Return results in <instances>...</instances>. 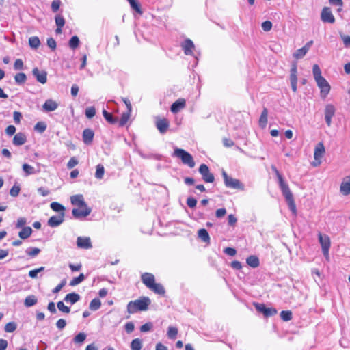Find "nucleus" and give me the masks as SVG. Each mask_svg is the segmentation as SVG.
Segmentation results:
<instances>
[{
    "mask_svg": "<svg viewBox=\"0 0 350 350\" xmlns=\"http://www.w3.org/2000/svg\"><path fill=\"white\" fill-rule=\"evenodd\" d=\"M150 299L148 297H142L139 299L131 301L127 304V312L133 314L137 311H145L150 304Z\"/></svg>",
    "mask_w": 350,
    "mask_h": 350,
    "instance_id": "obj_1",
    "label": "nucleus"
},
{
    "mask_svg": "<svg viewBox=\"0 0 350 350\" xmlns=\"http://www.w3.org/2000/svg\"><path fill=\"white\" fill-rule=\"evenodd\" d=\"M272 170L275 172L276 177L278 178V184L280 188L282 191L283 196L285 198L286 201H289L291 200L294 199L292 192L291 191L288 184L284 181V178L280 172L277 170V168L274 166H271Z\"/></svg>",
    "mask_w": 350,
    "mask_h": 350,
    "instance_id": "obj_2",
    "label": "nucleus"
},
{
    "mask_svg": "<svg viewBox=\"0 0 350 350\" xmlns=\"http://www.w3.org/2000/svg\"><path fill=\"white\" fill-rule=\"evenodd\" d=\"M173 156L180 158L185 165H188L191 168L195 166V162L191 154L183 149L175 148Z\"/></svg>",
    "mask_w": 350,
    "mask_h": 350,
    "instance_id": "obj_3",
    "label": "nucleus"
},
{
    "mask_svg": "<svg viewBox=\"0 0 350 350\" xmlns=\"http://www.w3.org/2000/svg\"><path fill=\"white\" fill-rule=\"evenodd\" d=\"M221 174L225 186L228 188L244 190V185L238 179L229 176L225 170H222Z\"/></svg>",
    "mask_w": 350,
    "mask_h": 350,
    "instance_id": "obj_4",
    "label": "nucleus"
},
{
    "mask_svg": "<svg viewBox=\"0 0 350 350\" xmlns=\"http://www.w3.org/2000/svg\"><path fill=\"white\" fill-rule=\"evenodd\" d=\"M199 172L202 175V180L206 183H213L215 177L213 174L210 172L208 167L206 164H201L199 167Z\"/></svg>",
    "mask_w": 350,
    "mask_h": 350,
    "instance_id": "obj_5",
    "label": "nucleus"
},
{
    "mask_svg": "<svg viewBox=\"0 0 350 350\" xmlns=\"http://www.w3.org/2000/svg\"><path fill=\"white\" fill-rule=\"evenodd\" d=\"M325 147L322 142L317 144L314 148V158L315 161L313 163V166H318L321 163V159L325 153Z\"/></svg>",
    "mask_w": 350,
    "mask_h": 350,
    "instance_id": "obj_6",
    "label": "nucleus"
},
{
    "mask_svg": "<svg viewBox=\"0 0 350 350\" xmlns=\"http://www.w3.org/2000/svg\"><path fill=\"white\" fill-rule=\"evenodd\" d=\"M315 81L318 87L321 89V97L325 98L330 91V85L328 82L323 77L317 79Z\"/></svg>",
    "mask_w": 350,
    "mask_h": 350,
    "instance_id": "obj_7",
    "label": "nucleus"
},
{
    "mask_svg": "<svg viewBox=\"0 0 350 350\" xmlns=\"http://www.w3.org/2000/svg\"><path fill=\"white\" fill-rule=\"evenodd\" d=\"M319 240L322 247V252L323 255L327 259L329 258V249L330 247V240L328 236L322 235L321 233L319 234Z\"/></svg>",
    "mask_w": 350,
    "mask_h": 350,
    "instance_id": "obj_8",
    "label": "nucleus"
},
{
    "mask_svg": "<svg viewBox=\"0 0 350 350\" xmlns=\"http://www.w3.org/2000/svg\"><path fill=\"white\" fill-rule=\"evenodd\" d=\"M92 210L88 206L78 207L77 208H73L72 211V214L73 217L76 219H80L83 217H85L89 215L91 213Z\"/></svg>",
    "mask_w": 350,
    "mask_h": 350,
    "instance_id": "obj_9",
    "label": "nucleus"
},
{
    "mask_svg": "<svg viewBox=\"0 0 350 350\" xmlns=\"http://www.w3.org/2000/svg\"><path fill=\"white\" fill-rule=\"evenodd\" d=\"M255 308L257 311L262 312L266 317L274 316L278 312L275 308H267L263 304H256Z\"/></svg>",
    "mask_w": 350,
    "mask_h": 350,
    "instance_id": "obj_10",
    "label": "nucleus"
},
{
    "mask_svg": "<svg viewBox=\"0 0 350 350\" xmlns=\"http://www.w3.org/2000/svg\"><path fill=\"white\" fill-rule=\"evenodd\" d=\"M321 19L324 23H334L335 18L330 8L324 7L321 13Z\"/></svg>",
    "mask_w": 350,
    "mask_h": 350,
    "instance_id": "obj_11",
    "label": "nucleus"
},
{
    "mask_svg": "<svg viewBox=\"0 0 350 350\" xmlns=\"http://www.w3.org/2000/svg\"><path fill=\"white\" fill-rule=\"evenodd\" d=\"M336 112V109L334 106L332 104H328L325 106V120L326 124L328 126H330L332 124V118L334 116Z\"/></svg>",
    "mask_w": 350,
    "mask_h": 350,
    "instance_id": "obj_12",
    "label": "nucleus"
},
{
    "mask_svg": "<svg viewBox=\"0 0 350 350\" xmlns=\"http://www.w3.org/2000/svg\"><path fill=\"white\" fill-rule=\"evenodd\" d=\"M77 246L82 249H91L92 244L88 237H78L77 239Z\"/></svg>",
    "mask_w": 350,
    "mask_h": 350,
    "instance_id": "obj_13",
    "label": "nucleus"
},
{
    "mask_svg": "<svg viewBox=\"0 0 350 350\" xmlns=\"http://www.w3.org/2000/svg\"><path fill=\"white\" fill-rule=\"evenodd\" d=\"M65 213H62L58 215L51 217L48 220V225L52 228L57 227L63 223L64 220Z\"/></svg>",
    "mask_w": 350,
    "mask_h": 350,
    "instance_id": "obj_14",
    "label": "nucleus"
},
{
    "mask_svg": "<svg viewBox=\"0 0 350 350\" xmlns=\"http://www.w3.org/2000/svg\"><path fill=\"white\" fill-rule=\"evenodd\" d=\"M141 280L143 284L150 289L153 284L155 283V278L153 274L150 273H144L141 275Z\"/></svg>",
    "mask_w": 350,
    "mask_h": 350,
    "instance_id": "obj_15",
    "label": "nucleus"
},
{
    "mask_svg": "<svg viewBox=\"0 0 350 350\" xmlns=\"http://www.w3.org/2000/svg\"><path fill=\"white\" fill-rule=\"evenodd\" d=\"M340 191L344 196L350 194V176L345 177L342 181Z\"/></svg>",
    "mask_w": 350,
    "mask_h": 350,
    "instance_id": "obj_16",
    "label": "nucleus"
},
{
    "mask_svg": "<svg viewBox=\"0 0 350 350\" xmlns=\"http://www.w3.org/2000/svg\"><path fill=\"white\" fill-rule=\"evenodd\" d=\"M156 126L161 134H164L169 128V122L167 119H158L156 121Z\"/></svg>",
    "mask_w": 350,
    "mask_h": 350,
    "instance_id": "obj_17",
    "label": "nucleus"
},
{
    "mask_svg": "<svg viewBox=\"0 0 350 350\" xmlns=\"http://www.w3.org/2000/svg\"><path fill=\"white\" fill-rule=\"evenodd\" d=\"M32 72L38 82L42 84H44L46 82L47 74L45 71H40L38 68H35Z\"/></svg>",
    "mask_w": 350,
    "mask_h": 350,
    "instance_id": "obj_18",
    "label": "nucleus"
},
{
    "mask_svg": "<svg viewBox=\"0 0 350 350\" xmlns=\"http://www.w3.org/2000/svg\"><path fill=\"white\" fill-rule=\"evenodd\" d=\"M70 201L72 204L77 206L78 207L87 206V204L84 201L83 195L81 194L71 196Z\"/></svg>",
    "mask_w": 350,
    "mask_h": 350,
    "instance_id": "obj_19",
    "label": "nucleus"
},
{
    "mask_svg": "<svg viewBox=\"0 0 350 350\" xmlns=\"http://www.w3.org/2000/svg\"><path fill=\"white\" fill-rule=\"evenodd\" d=\"M94 136L93 131L90 129H85L83 131V141L85 144H90Z\"/></svg>",
    "mask_w": 350,
    "mask_h": 350,
    "instance_id": "obj_20",
    "label": "nucleus"
},
{
    "mask_svg": "<svg viewBox=\"0 0 350 350\" xmlns=\"http://www.w3.org/2000/svg\"><path fill=\"white\" fill-rule=\"evenodd\" d=\"M185 106V99L180 98L174 102L171 106V111L174 113H178L180 109H183Z\"/></svg>",
    "mask_w": 350,
    "mask_h": 350,
    "instance_id": "obj_21",
    "label": "nucleus"
},
{
    "mask_svg": "<svg viewBox=\"0 0 350 350\" xmlns=\"http://www.w3.org/2000/svg\"><path fill=\"white\" fill-rule=\"evenodd\" d=\"M57 107L58 104L51 99L46 100L42 105L43 109L48 112L55 111Z\"/></svg>",
    "mask_w": 350,
    "mask_h": 350,
    "instance_id": "obj_22",
    "label": "nucleus"
},
{
    "mask_svg": "<svg viewBox=\"0 0 350 350\" xmlns=\"http://www.w3.org/2000/svg\"><path fill=\"white\" fill-rule=\"evenodd\" d=\"M182 47L185 55H191L194 44L190 39H187L182 44Z\"/></svg>",
    "mask_w": 350,
    "mask_h": 350,
    "instance_id": "obj_23",
    "label": "nucleus"
},
{
    "mask_svg": "<svg viewBox=\"0 0 350 350\" xmlns=\"http://www.w3.org/2000/svg\"><path fill=\"white\" fill-rule=\"evenodd\" d=\"M80 299V295L76 293H71L67 294L64 297V301L74 304Z\"/></svg>",
    "mask_w": 350,
    "mask_h": 350,
    "instance_id": "obj_24",
    "label": "nucleus"
},
{
    "mask_svg": "<svg viewBox=\"0 0 350 350\" xmlns=\"http://www.w3.org/2000/svg\"><path fill=\"white\" fill-rule=\"evenodd\" d=\"M150 290L152 291L154 293L163 295L165 293V290L162 284L159 283H154L153 285L150 288Z\"/></svg>",
    "mask_w": 350,
    "mask_h": 350,
    "instance_id": "obj_25",
    "label": "nucleus"
},
{
    "mask_svg": "<svg viewBox=\"0 0 350 350\" xmlns=\"http://www.w3.org/2000/svg\"><path fill=\"white\" fill-rule=\"evenodd\" d=\"M198 237L204 243H210V237L207 230L204 228L200 229L198 232Z\"/></svg>",
    "mask_w": 350,
    "mask_h": 350,
    "instance_id": "obj_26",
    "label": "nucleus"
},
{
    "mask_svg": "<svg viewBox=\"0 0 350 350\" xmlns=\"http://www.w3.org/2000/svg\"><path fill=\"white\" fill-rule=\"evenodd\" d=\"M246 262L249 266H250L253 268H256V267H258V265H259V259L256 256H253V255L250 256L246 259Z\"/></svg>",
    "mask_w": 350,
    "mask_h": 350,
    "instance_id": "obj_27",
    "label": "nucleus"
},
{
    "mask_svg": "<svg viewBox=\"0 0 350 350\" xmlns=\"http://www.w3.org/2000/svg\"><path fill=\"white\" fill-rule=\"evenodd\" d=\"M29 45L32 49H37L40 45V41L38 36H31L29 38Z\"/></svg>",
    "mask_w": 350,
    "mask_h": 350,
    "instance_id": "obj_28",
    "label": "nucleus"
},
{
    "mask_svg": "<svg viewBox=\"0 0 350 350\" xmlns=\"http://www.w3.org/2000/svg\"><path fill=\"white\" fill-rule=\"evenodd\" d=\"M86 338L87 334L85 333L80 332L74 337L73 342L77 345H81L85 340Z\"/></svg>",
    "mask_w": 350,
    "mask_h": 350,
    "instance_id": "obj_29",
    "label": "nucleus"
},
{
    "mask_svg": "<svg viewBox=\"0 0 350 350\" xmlns=\"http://www.w3.org/2000/svg\"><path fill=\"white\" fill-rule=\"evenodd\" d=\"M267 116L268 111L266 108H264L262 110L260 119H259V124L261 127L264 128L267 125Z\"/></svg>",
    "mask_w": 350,
    "mask_h": 350,
    "instance_id": "obj_30",
    "label": "nucleus"
},
{
    "mask_svg": "<svg viewBox=\"0 0 350 350\" xmlns=\"http://www.w3.org/2000/svg\"><path fill=\"white\" fill-rule=\"evenodd\" d=\"M38 301V299L35 295H29L27 296L25 301L24 304L27 307H31L34 306Z\"/></svg>",
    "mask_w": 350,
    "mask_h": 350,
    "instance_id": "obj_31",
    "label": "nucleus"
},
{
    "mask_svg": "<svg viewBox=\"0 0 350 350\" xmlns=\"http://www.w3.org/2000/svg\"><path fill=\"white\" fill-rule=\"evenodd\" d=\"M50 207L53 211L57 212L59 214L62 213H64V211H65V207L63 205H62L61 204L56 202H52L50 204Z\"/></svg>",
    "mask_w": 350,
    "mask_h": 350,
    "instance_id": "obj_32",
    "label": "nucleus"
},
{
    "mask_svg": "<svg viewBox=\"0 0 350 350\" xmlns=\"http://www.w3.org/2000/svg\"><path fill=\"white\" fill-rule=\"evenodd\" d=\"M100 306L101 301L100 299L98 298H94L90 301L89 308L91 310L96 311L100 308Z\"/></svg>",
    "mask_w": 350,
    "mask_h": 350,
    "instance_id": "obj_33",
    "label": "nucleus"
},
{
    "mask_svg": "<svg viewBox=\"0 0 350 350\" xmlns=\"http://www.w3.org/2000/svg\"><path fill=\"white\" fill-rule=\"evenodd\" d=\"M38 172V170H36L35 167L28 164H23V172L26 176L35 174Z\"/></svg>",
    "mask_w": 350,
    "mask_h": 350,
    "instance_id": "obj_34",
    "label": "nucleus"
},
{
    "mask_svg": "<svg viewBox=\"0 0 350 350\" xmlns=\"http://www.w3.org/2000/svg\"><path fill=\"white\" fill-rule=\"evenodd\" d=\"M103 115L105 120L110 124H116L118 122L117 118H114L111 113L107 112L105 109L103 111Z\"/></svg>",
    "mask_w": 350,
    "mask_h": 350,
    "instance_id": "obj_35",
    "label": "nucleus"
},
{
    "mask_svg": "<svg viewBox=\"0 0 350 350\" xmlns=\"http://www.w3.org/2000/svg\"><path fill=\"white\" fill-rule=\"evenodd\" d=\"M142 347V342L139 338H135L131 343V350H141Z\"/></svg>",
    "mask_w": 350,
    "mask_h": 350,
    "instance_id": "obj_36",
    "label": "nucleus"
},
{
    "mask_svg": "<svg viewBox=\"0 0 350 350\" xmlns=\"http://www.w3.org/2000/svg\"><path fill=\"white\" fill-rule=\"evenodd\" d=\"M178 334V329L176 327L170 326L167 329V335L170 339H175Z\"/></svg>",
    "mask_w": 350,
    "mask_h": 350,
    "instance_id": "obj_37",
    "label": "nucleus"
},
{
    "mask_svg": "<svg viewBox=\"0 0 350 350\" xmlns=\"http://www.w3.org/2000/svg\"><path fill=\"white\" fill-rule=\"evenodd\" d=\"M105 173V168L103 165L98 164L96 166V171L95 173V177L97 179H102Z\"/></svg>",
    "mask_w": 350,
    "mask_h": 350,
    "instance_id": "obj_38",
    "label": "nucleus"
},
{
    "mask_svg": "<svg viewBox=\"0 0 350 350\" xmlns=\"http://www.w3.org/2000/svg\"><path fill=\"white\" fill-rule=\"evenodd\" d=\"M46 129V124L44 122H38L34 126V130L39 133H42Z\"/></svg>",
    "mask_w": 350,
    "mask_h": 350,
    "instance_id": "obj_39",
    "label": "nucleus"
},
{
    "mask_svg": "<svg viewBox=\"0 0 350 350\" xmlns=\"http://www.w3.org/2000/svg\"><path fill=\"white\" fill-rule=\"evenodd\" d=\"M85 280V275L83 273H81L78 277L74 278L70 282V285L75 286L81 283Z\"/></svg>",
    "mask_w": 350,
    "mask_h": 350,
    "instance_id": "obj_40",
    "label": "nucleus"
},
{
    "mask_svg": "<svg viewBox=\"0 0 350 350\" xmlns=\"http://www.w3.org/2000/svg\"><path fill=\"white\" fill-rule=\"evenodd\" d=\"M280 317L283 321H288L292 319V312L290 310H282L280 312Z\"/></svg>",
    "mask_w": 350,
    "mask_h": 350,
    "instance_id": "obj_41",
    "label": "nucleus"
},
{
    "mask_svg": "<svg viewBox=\"0 0 350 350\" xmlns=\"http://www.w3.org/2000/svg\"><path fill=\"white\" fill-rule=\"evenodd\" d=\"M25 252L28 256L35 257L39 254L40 250L38 247H29L26 250Z\"/></svg>",
    "mask_w": 350,
    "mask_h": 350,
    "instance_id": "obj_42",
    "label": "nucleus"
},
{
    "mask_svg": "<svg viewBox=\"0 0 350 350\" xmlns=\"http://www.w3.org/2000/svg\"><path fill=\"white\" fill-rule=\"evenodd\" d=\"M79 44V39L77 36H72L69 41V46L72 49H75Z\"/></svg>",
    "mask_w": 350,
    "mask_h": 350,
    "instance_id": "obj_43",
    "label": "nucleus"
},
{
    "mask_svg": "<svg viewBox=\"0 0 350 350\" xmlns=\"http://www.w3.org/2000/svg\"><path fill=\"white\" fill-rule=\"evenodd\" d=\"M131 111H127L122 114L120 120L119 122L120 126H124L129 120Z\"/></svg>",
    "mask_w": 350,
    "mask_h": 350,
    "instance_id": "obj_44",
    "label": "nucleus"
},
{
    "mask_svg": "<svg viewBox=\"0 0 350 350\" xmlns=\"http://www.w3.org/2000/svg\"><path fill=\"white\" fill-rule=\"evenodd\" d=\"M308 53V51H306V49H305L304 46L295 51V53L293 54V57L295 59H301L302 58L306 53Z\"/></svg>",
    "mask_w": 350,
    "mask_h": 350,
    "instance_id": "obj_45",
    "label": "nucleus"
},
{
    "mask_svg": "<svg viewBox=\"0 0 350 350\" xmlns=\"http://www.w3.org/2000/svg\"><path fill=\"white\" fill-rule=\"evenodd\" d=\"M312 72L315 80L323 77L321 75V70L317 64L313 65Z\"/></svg>",
    "mask_w": 350,
    "mask_h": 350,
    "instance_id": "obj_46",
    "label": "nucleus"
},
{
    "mask_svg": "<svg viewBox=\"0 0 350 350\" xmlns=\"http://www.w3.org/2000/svg\"><path fill=\"white\" fill-rule=\"evenodd\" d=\"M57 308L64 313H69L70 312V309L69 307L64 305L62 301H59L57 304Z\"/></svg>",
    "mask_w": 350,
    "mask_h": 350,
    "instance_id": "obj_47",
    "label": "nucleus"
},
{
    "mask_svg": "<svg viewBox=\"0 0 350 350\" xmlns=\"http://www.w3.org/2000/svg\"><path fill=\"white\" fill-rule=\"evenodd\" d=\"M130 3L131 7L135 10L137 12L142 14V10L139 4L136 0H127Z\"/></svg>",
    "mask_w": 350,
    "mask_h": 350,
    "instance_id": "obj_48",
    "label": "nucleus"
},
{
    "mask_svg": "<svg viewBox=\"0 0 350 350\" xmlns=\"http://www.w3.org/2000/svg\"><path fill=\"white\" fill-rule=\"evenodd\" d=\"M44 270V267H40L38 269L31 270L29 272V276L31 278H36L38 277V274Z\"/></svg>",
    "mask_w": 350,
    "mask_h": 350,
    "instance_id": "obj_49",
    "label": "nucleus"
},
{
    "mask_svg": "<svg viewBox=\"0 0 350 350\" xmlns=\"http://www.w3.org/2000/svg\"><path fill=\"white\" fill-rule=\"evenodd\" d=\"M16 329V325L14 322H10L5 326V331L8 333L13 332Z\"/></svg>",
    "mask_w": 350,
    "mask_h": 350,
    "instance_id": "obj_50",
    "label": "nucleus"
},
{
    "mask_svg": "<svg viewBox=\"0 0 350 350\" xmlns=\"http://www.w3.org/2000/svg\"><path fill=\"white\" fill-rule=\"evenodd\" d=\"M96 114V109L94 107H88L85 109V116L88 118H92Z\"/></svg>",
    "mask_w": 350,
    "mask_h": 350,
    "instance_id": "obj_51",
    "label": "nucleus"
},
{
    "mask_svg": "<svg viewBox=\"0 0 350 350\" xmlns=\"http://www.w3.org/2000/svg\"><path fill=\"white\" fill-rule=\"evenodd\" d=\"M261 27L265 31H269L272 28V23L269 21H266L262 23Z\"/></svg>",
    "mask_w": 350,
    "mask_h": 350,
    "instance_id": "obj_52",
    "label": "nucleus"
},
{
    "mask_svg": "<svg viewBox=\"0 0 350 350\" xmlns=\"http://www.w3.org/2000/svg\"><path fill=\"white\" fill-rule=\"evenodd\" d=\"M55 20L57 27H63L65 24V20L62 16H55Z\"/></svg>",
    "mask_w": 350,
    "mask_h": 350,
    "instance_id": "obj_53",
    "label": "nucleus"
},
{
    "mask_svg": "<svg viewBox=\"0 0 350 350\" xmlns=\"http://www.w3.org/2000/svg\"><path fill=\"white\" fill-rule=\"evenodd\" d=\"M21 188L19 185H14L10 189V193L12 196H17L19 194Z\"/></svg>",
    "mask_w": 350,
    "mask_h": 350,
    "instance_id": "obj_54",
    "label": "nucleus"
},
{
    "mask_svg": "<svg viewBox=\"0 0 350 350\" xmlns=\"http://www.w3.org/2000/svg\"><path fill=\"white\" fill-rule=\"evenodd\" d=\"M13 143L15 145H22V133H18L13 139Z\"/></svg>",
    "mask_w": 350,
    "mask_h": 350,
    "instance_id": "obj_55",
    "label": "nucleus"
},
{
    "mask_svg": "<svg viewBox=\"0 0 350 350\" xmlns=\"http://www.w3.org/2000/svg\"><path fill=\"white\" fill-rule=\"evenodd\" d=\"M32 232V229L29 226H23V239L28 238Z\"/></svg>",
    "mask_w": 350,
    "mask_h": 350,
    "instance_id": "obj_56",
    "label": "nucleus"
},
{
    "mask_svg": "<svg viewBox=\"0 0 350 350\" xmlns=\"http://www.w3.org/2000/svg\"><path fill=\"white\" fill-rule=\"evenodd\" d=\"M286 202L288 205L290 210L293 212L294 215H296L297 210L294 199L287 201Z\"/></svg>",
    "mask_w": 350,
    "mask_h": 350,
    "instance_id": "obj_57",
    "label": "nucleus"
},
{
    "mask_svg": "<svg viewBox=\"0 0 350 350\" xmlns=\"http://www.w3.org/2000/svg\"><path fill=\"white\" fill-rule=\"evenodd\" d=\"M78 164V160L75 157H72L67 163V167L72 169Z\"/></svg>",
    "mask_w": 350,
    "mask_h": 350,
    "instance_id": "obj_58",
    "label": "nucleus"
},
{
    "mask_svg": "<svg viewBox=\"0 0 350 350\" xmlns=\"http://www.w3.org/2000/svg\"><path fill=\"white\" fill-rule=\"evenodd\" d=\"M197 204V200L193 197H189L187 200V204L190 208L196 207Z\"/></svg>",
    "mask_w": 350,
    "mask_h": 350,
    "instance_id": "obj_59",
    "label": "nucleus"
},
{
    "mask_svg": "<svg viewBox=\"0 0 350 350\" xmlns=\"http://www.w3.org/2000/svg\"><path fill=\"white\" fill-rule=\"evenodd\" d=\"M61 2L59 0H54L51 3V9L53 12H56L60 6Z\"/></svg>",
    "mask_w": 350,
    "mask_h": 350,
    "instance_id": "obj_60",
    "label": "nucleus"
},
{
    "mask_svg": "<svg viewBox=\"0 0 350 350\" xmlns=\"http://www.w3.org/2000/svg\"><path fill=\"white\" fill-rule=\"evenodd\" d=\"M66 280H63L53 290V293H59L62 288L66 285Z\"/></svg>",
    "mask_w": 350,
    "mask_h": 350,
    "instance_id": "obj_61",
    "label": "nucleus"
},
{
    "mask_svg": "<svg viewBox=\"0 0 350 350\" xmlns=\"http://www.w3.org/2000/svg\"><path fill=\"white\" fill-rule=\"evenodd\" d=\"M47 45L52 50H55L57 46L56 41L52 38H48L47 39Z\"/></svg>",
    "mask_w": 350,
    "mask_h": 350,
    "instance_id": "obj_62",
    "label": "nucleus"
},
{
    "mask_svg": "<svg viewBox=\"0 0 350 350\" xmlns=\"http://www.w3.org/2000/svg\"><path fill=\"white\" fill-rule=\"evenodd\" d=\"M66 325V322L64 319H60L56 322V326L59 329H63Z\"/></svg>",
    "mask_w": 350,
    "mask_h": 350,
    "instance_id": "obj_63",
    "label": "nucleus"
},
{
    "mask_svg": "<svg viewBox=\"0 0 350 350\" xmlns=\"http://www.w3.org/2000/svg\"><path fill=\"white\" fill-rule=\"evenodd\" d=\"M341 38L346 47L350 46V36L346 35H341Z\"/></svg>",
    "mask_w": 350,
    "mask_h": 350,
    "instance_id": "obj_64",
    "label": "nucleus"
}]
</instances>
